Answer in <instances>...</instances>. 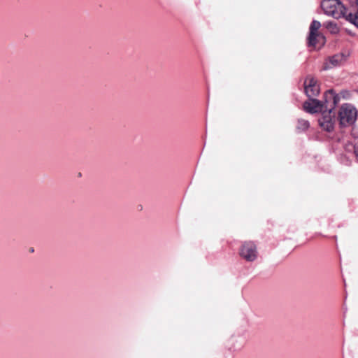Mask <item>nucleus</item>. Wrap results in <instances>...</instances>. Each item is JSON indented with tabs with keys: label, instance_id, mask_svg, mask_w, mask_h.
<instances>
[{
	"label": "nucleus",
	"instance_id": "obj_1",
	"mask_svg": "<svg viewBox=\"0 0 358 358\" xmlns=\"http://www.w3.org/2000/svg\"><path fill=\"white\" fill-rule=\"evenodd\" d=\"M340 97L334 90H330L325 92V110L322 111L321 117L318 120L320 127L326 131L331 132L334 129L335 113H332Z\"/></svg>",
	"mask_w": 358,
	"mask_h": 358
},
{
	"label": "nucleus",
	"instance_id": "obj_2",
	"mask_svg": "<svg viewBox=\"0 0 358 358\" xmlns=\"http://www.w3.org/2000/svg\"><path fill=\"white\" fill-rule=\"evenodd\" d=\"M321 7L325 14L336 19L345 17L348 20L347 15L350 13H347L345 7L339 0H323Z\"/></svg>",
	"mask_w": 358,
	"mask_h": 358
},
{
	"label": "nucleus",
	"instance_id": "obj_3",
	"mask_svg": "<svg viewBox=\"0 0 358 358\" xmlns=\"http://www.w3.org/2000/svg\"><path fill=\"white\" fill-rule=\"evenodd\" d=\"M338 116L341 125L351 124L357 118V110L353 106L346 103L341 106Z\"/></svg>",
	"mask_w": 358,
	"mask_h": 358
},
{
	"label": "nucleus",
	"instance_id": "obj_4",
	"mask_svg": "<svg viewBox=\"0 0 358 358\" xmlns=\"http://www.w3.org/2000/svg\"><path fill=\"white\" fill-rule=\"evenodd\" d=\"M239 253L241 257L248 262H253L257 257V248L252 242H245Z\"/></svg>",
	"mask_w": 358,
	"mask_h": 358
},
{
	"label": "nucleus",
	"instance_id": "obj_5",
	"mask_svg": "<svg viewBox=\"0 0 358 358\" xmlns=\"http://www.w3.org/2000/svg\"><path fill=\"white\" fill-rule=\"evenodd\" d=\"M305 92L309 99L317 96L320 93L317 81L311 76H308L304 82Z\"/></svg>",
	"mask_w": 358,
	"mask_h": 358
},
{
	"label": "nucleus",
	"instance_id": "obj_6",
	"mask_svg": "<svg viewBox=\"0 0 358 358\" xmlns=\"http://www.w3.org/2000/svg\"><path fill=\"white\" fill-rule=\"evenodd\" d=\"M321 27V24L319 21L313 20L310 27V34L308 36V44L311 46H316L317 42L320 40L322 43L324 41V38L322 35L319 34L317 31Z\"/></svg>",
	"mask_w": 358,
	"mask_h": 358
},
{
	"label": "nucleus",
	"instance_id": "obj_7",
	"mask_svg": "<svg viewBox=\"0 0 358 358\" xmlns=\"http://www.w3.org/2000/svg\"><path fill=\"white\" fill-rule=\"evenodd\" d=\"M326 103L316 99H309L303 103V109L309 113H315L325 110Z\"/></svg>",
	"mask_w": 358,
	"mask_h": 358
},
{
	"label": "nucleus",
	"instance_id": "obj_8",
	"mask_svg": "<svg viewBox=\"0 0 358 358\" xmlns=\"http://www.w3.org/2000/svg\"><path fill=\"white\" fill-rule=\"evenodd\" d=\"M345 60L343 55H336L329 57V62H327L324 66V69H328L332 67L340 65Z\"/></svg>",
	"mask_w": 358,
	"mask_h": 358
},
{
	"label": "nucleus",
	"instance_id": "obj_9",
	"mask_svg": "<svg viewBox=\"0 0 358 358\" xmlns=\"http://www.w3.org/2000/svg\"><path fill=\"white\" fill-rule=\"evenodd\" d=\"M352 5L357 6V11L355 13H350L347 15L348 21L355 24L358 27V0H348Z\"/></svg>",
	"mask_w": 358,
	"mask_h": 358
},
{
	"label": "nucleus",
	"instance_id": "obj_10",
	"mask_svg": "<svg viewBox=\"0 0 358 358\" xmlns=\"http://www.w3.org/2000/svg\"><path fill=\"white\" fill-rule=\"evenodd\" d=\"M310 126L309 122L303 119H299L297 122L296 129L299 131H304L308 129Z\"/></svg>",
	"mask_w": 358,
	"mask_h": 358
},
{
	"label": "nucleus",
	"instance_id": "obj_11",
	"mask_svg": "<svg viewBox=\"0 0 358 358\" xmlns=\"http://www.w3.org/2000/svg\"><path fill=\"white\" fill-rule=\"evenodd\" d=\"M354 150H355V154L357 158L358 159V139L356 141V143H355Z\"/></svg>",
	"mask_w": 358,
	"mask_h": 358
},
{
	"label": "nucleus",
	"instance_id": "obj_12",
	"mask_svg": "<svg viewBox=\"0 0 358 358\" xmlns=\"http://www.w3.org/2000/svg\"><path fill=\"white\" fill-rule=\"evenodd\" d=\"M333 27V29H332L333 31H334V30H337V27L336 26V24H335L334 23H333V22H329V23L327 24V27H328V28H330V27Z\"/></svg>",
	"mask_w": 358,
	"mask_h": 358
}]
</instances>
